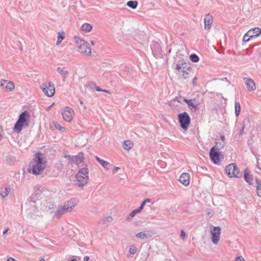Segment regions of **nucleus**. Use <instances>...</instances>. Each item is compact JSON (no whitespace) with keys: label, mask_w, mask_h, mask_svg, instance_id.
<instances>
[{"label":"nucleus","mask_w":261,"mask_h":261,"mask_svg":"<svg viewBox=\"0 0 261 261\" xmlns=\"http://www.w3.org/2000/svg\"><path fill=\"white\" fill-rule=\"evenodd\" d=\"M30 115L27 111L22 112L14 125V131L16 133H19L23 127L26 128L29 126L30 122Z\"/></svg>","instance_id":"1"},{"label":"nucleus","mask_w":261,"mask_h":261,"mask_svg":"<svg viewBox=\"0 0 261 261\" xmlns=\"http://www.w3.org/2000/svg\"><path fill=\"white\" fill-rule=\"evenodd\" d=\"M89 169L87 165L86 167L80 169L76 174V178L77 182L76 185L79 187H83L85 186L89 180Z\"/></svg>","instance_id":"2"},{"label":"nucleus","mask_w":261,"mask_h":261,"mask_svg":"<svg viewBox=\"0 0 261 261\" xmlns=\"http://www.w3.org/2000/svg\"><path fill=\"white\" fill-rule=\"evenodd\" d=\"M75 205V200L71 199L65 203L64 205L59 207L57 209L55 212V216L58 219L60 218L63 214L71 212Z\"/></svg>","instance_id":"3"},{"label":"nucleus","mask_w":261,"mask_h":261,"mask_svg":"<svg viewBox=\"0 0 261 261\" xmlns=\"http://www.w3.org/2000/svg\"><path fill=\"white\" fill-rule=\"evenodd\" d=\"M75 41L77 44L78 51L81 54L89 55L91 53V49L88 46V43L81 39L79 37H75Z\"/></svg>","instance_id":"4"},{"label":"nucleus","mask_w":261,"mask_h":261,"mask_svg":"<svg viewBox=\"0 0 261 261\" xmlns=\"http://www.w3.org/2000/svg\"><path fill=\"white\" fill-rule=\"evenodd\" d=\"M178 120L180 127L185 130H187L191 123V118L187 112L179 113L177 115Z\"/></svg>","instance_id":"5"},{"label":"nucleus","mask_w":261,"mask_h":261,"mask_svg":"<svg viewBox=\"0 0 261 261\" xmlns=\"http://www.w3.org/2000/svg\"><path fill=\"white\" fill-rule=\"evenodd\" d=\"M46 166V165L31 161L29 166L28 172L33 175H40L43 172Z\"/></svg>","instance_id":"6"},{"label":"nucleus","mask_w":261,"mask_h":261,"mask_svg":"<svg viewBox=\"0 0 261 261\" xmlns=\"http://www.w3.org/2000/svg\"><path fill=\"white\" fill-rule=\"evenodd\" d=\"M227 175L229 177L239 178L241 176L239 168L236 164L231 163L227 165L225 168Z\"/></svg>","instance_id":"7"},{"label":"nucleus","mask_w":261,"mask_h":261,"mask_svg":"<svg viewBox=\"0 0 261 261\" xmlns=\"http://www.w3.org/2000/svg\"><path fill=\"white\" fill-rule=\"evenodd\" d=\"M40 89L47 96L50 97L54 96L55 92V85L51 82L44 83L40 86Z\"/></svg>","instance_id":"8"},{"label":"nucleus","mask_w":261,"mask_h":261,"mask_svg":"<svg viewBox=\"0 0 261 261\" xmlns=\"http://www.w3.org/2000/svg\"><path fill=\"white\" fill-rule=\"evenodd\" d=\"M210 157L215 164H218L220 161V152L216 149V146H213L209 152Z\"/></svg>","instance_id":"9"},{"label":"nucleus","mask_w":261,"mask_h":261,"mask_svg":"<svg viewBox=\"0 0 261 261\" xmlns=\"http://www.w3.org/2000/svg\"><path fill=\"white\" fill-rule=\"evenodd\" d=\"M151 49L154 57L156 58H161L163 56L162 48L157 42H153L151 44Z\"/></svg>","instance_id":"10"},{"label":"nucleus","mask_w":261,"mask_h":261,"mask_svg":"<svg viewBox=\"0 0 261 261\" xmlns=\"http://www.w3.org/2000/svg\"><path fill=\"white\" fill-rule=\"evenodd\" d=\"M221 228L219 226H215L211 231V241L215 245H217L220 238Z\"/></svg>","instance_id":"11"},{"label":"nucleus","mask_w":261,"mask_h":261,"mask_svg":"<svg viewBox=\"0 0 261 261\" xmlns=\"http://www.w3.org/2000/svg\"><path fill=\"white\" fill-rule=\"evenodd\" d=\"M84 160L85 157L84 153L83 152H80L77 155L72 156L71 160L70 162H69V164L71 165L75 164L76 165L79 166L81 163L84 162Z\"/></svg>","instance_id":"12"},{"label":"nucleus","mask_w":261,"mask_h":261,"mask_svg":"<svg viewBox=\"0 0 261 261\" xmlns=\"http://www.w3.org/2000/svg\"><path fill=\"white\" fill-rule=\"evenodd\" d=\"M74 111L69 107H65L62 112V116L64 120L70 122L73 118Z\"/></svg>","instance_id":"13"},{"label":"nucleus","mask_w":261,"mask_h":261,"mask_svg":"<svg viewBox=\"0 0 261 261\" xmlns=\"http://www.w3.org/2000/svg\"><path fill=\"white\" fill-rule=\"evenodd\" d=\"M32 161L46 166V161L45 160V155L40 152H38L35 153Z\"/></svg>","instance_id":"14"},{"label":"nucleus","mask_w":261,"mask_h":261,"mask_svg":"<svg viewBox=\"0 0 261 261\" xmlns=\"http://www.w3.org/2000/svg\"><path fill=\"white\" fill-rule=\"evenodd\" d=\"M0 86L3 87L8 91H12L15 88V85L12 82L6 80H2L1 81Z\"/></svg>","instance_id":"15"},{"label":"nucleus","mask_w":261,"mask_h":261,"mask_svg":"<svg viewBox=\"0 0 261 261\" xmlns=\"http://www.w3.org/2000/svg\"><path fill=\"white\" fill-rule=\"evenodd\" d=\"M213 21V16L210 14L205 15L204 19V29L209 30L211 28Z\"/></svg>","instance_id":"16"},{"label":"nucleus","mask_w":261,"mask_h":261,"mask_svg":"<svg viewBox=\"0 0 261 261\" xmlns=\"http://www.w3.org/2000/svg\"><path fill=\"white\" fill-rule=\"evenodd\" d=\"M179 181L185 186L189 185L190 175L188 173H182L178 179Z\"/></svg>","instance_id":"17"},{"label":"nucleus","mask_w":261,"mask_h":261,"mask_svg":"<svg viewBox=\"0 0 261 261\" xmlns=\"http://www.w3.org/2000/svg\"><path fill=\"white\" fill-rule=\"evenodd\" d=\"M195 101L196 100L195 98L191 99H187L186 98L184 99V101L187 104L188 108L191 111H192L194 109V111H195V110L197 109V106L198 105V103H195Z\"/></svg>","instance_id":"18"},{"label":"nucleus","mask_w":261,"mask_h":261,"mask_svg":"<svg viewBox=\"0 0 261 261\" xmlns=\"http://www.w3.org/2000/svg\"><path fill=\"white\" fill-rule=\"evenodd\" d=\"M57 71L62 76L63 81L65 82L69 74V71L67 69V68L58 67L57 68Z\"/></svg>","instance_id":"19"},{"label":"nucleus","mask_w":261,"mask_h":261,"mask_svg":"<svg viewBox=\"0 0 261 261\" xmlns=\"http://www.w3.org/2000/svg\"><path fill=\"white\" fill-rule=\"evenodd\" d=\"M152 234L149 231H143L136 234V237L142 240L147 239L152 237Z\"/></svg>","instance_id":"20"},{"label":"nucleus","mask_w":261,"mask_h":261,"mask_svg":"<svg viewBox=\"0 0 261 261\" xmlns=\"http://www.w3.org/2000/svg\"><path fill=\"white\" fill-rule=\"evenodd\" d=\"M245 84L248 91H252L255 89V84L251 79H247L245 82Z\"/></svg>","instance_id":"21"},{"label":"nucleus","mask_w":261,"mask_h":261,"mask_svg":"<svg viewBox=\"0 0 261 261\" xmlns=\"http://www.w3.org/2000/svg\"><path fill=\"white\" fill-rule=\"evenodd\" d=\"M175 69L178 71H180V70H186L191 71V68L189 66H188L187 64L186 63L181 62V63H178L176 65Z\"/></svg>","instance_id":"22"},{"label":"nucleus","mask_w":261,"mask_h":261,"mask_svg":"<svg viewBox=\"0 0 261 261\" xmlns=\"http://www.w3.org/2000/svg\"><path fill=\"white\" fill-rule=\"evenodd\" d=\"M95 158L96 160L98 163H99L106 170H109V166L110 165V163L108 162L101 160L97 156H95Z\"/></svg>","instance_id":"23"},{"label":"nucleus","mask_w":261,"mask_h":261,"mask_svg":"<svg viewBox=\"0 0 261 261\" xmlns=\"http://www.w3.org/2000/svg\"><path fill=\"white\" fill-rule=\"evenodd\" d=\"M250 31L251 32V33L250 34V35H252V38L256 37L261 34V29L257 27L251 29L248 32Z\"/></svg>","instance_id":"24"},{"label":"nucleus","mask_w":261,"mask_h":261,"mask_svg":"<svg viewBox=\"0 0 261 261\" xmlns=\"http://www.w3.org/2000/svg\"><path fill=\"white\" fill-rule=\"evenodd\" d=\"M244 177L246 182H247L249 185H251V176L250 174L249 171L248 169H244Z\"/></svg>","instance_id":"25"},{"label":"nucleus","mask_w":261,"mask_h":261,"mask_svg":"<svg viewBox=\"0 0 261 261\" xmlns=\"http://www.w3.org/2000/svg\"><path fill=\"white\" fill-rule=\"evenodd\" d=\"M122 146L125 150H129L133 146V143L130 140H125L123 141Z\"/></svg>","instance_id":"26"},{"label":"nucleus","mask_w":261,"mask_h":261,"mask_svg":"<svg viewBox=\"0 0 261 261\" xmlns=\"http://www.w3.org/2000/svg\"><path fill=\"white\" fill-rule=\"evenodd\" d=\"M11 189L8 187H5L4 189L1 188L0 190V195L3 198L6 197L10 192Z\"/></svg>","instance_id":"27"},{"label":"nucleus","mask_w":261,"mask_h":261,"mask_svg":"<svg viewBox=\"0 0 261 261\" xmlns=\"http://www.w3.org/2000/svg\"><path fill=\"white\" fill-rule=\"evenodd\" d=\"M138 5V3L136 1H129L126 3V6L132 9H136Z\"/></svg>","instance_id":"28"},{"label":"nucleus","mask_w":261,"mask_h":261,"mask_svg":"<svg viewBox=\"0 0 261 261\" xmlns=\"http://www.w3.org/2000/svg\"><path fill=\"white\" fill-rule=\"evenodd\" d=\"M81 29L82 31L85 32H89L92 29V25L89 23H85L82 25Z\"/></svg>","instance_id":"29"},{"label":"nucleus","mask_w":261,"mask_h":261,"mask_svg":"<svg viewBox=\"0 0 261 261\" xmlns=\"http://www.w3.org/2000/svg\"><path fill=\"white\" fill-rule=\"evenodd\" d=\"M140 213V212H139L138 211V210L137 208V209H135L134 210H133L131 213H130L127 216V218H126V220L127 221H130L133 218H134V217L138 213Z\"/></svg>","instance_id":"30"},{"label":"nucleus","mask_w":261,"mask_h":261,"mask_svg":"<svg viewBox=\"0 0 261 261\" xmlns=\"http://www.w3.org/2000/svg\"><path fill=\"white\" fill-rule=\"evenodd\" d=\"M255 181L257 184V194L258 196L261 197V181L257 178H256Z\"/></svg>","instance_id":"31"},{"label":"nucleus","mask_w":261,"mask_h":261,"mask_svg":"<svg viewBox=\"0 0 261 261\" xmlns=\"http://www.w3.org/2000/svg\"><path fill=\"white\" fill-rule=\"evenodd\" d=\"M241 112V105L239 101H235V114L236 116L239 115Z\"/></svg>","instance_id":"32"},{"label":"nucleus","mask_w":261,"mask_h":261,"mask_svg":"<svg viewBox=\"0 0 261 261\" xmlns=\"http://www.w3.org/2000/svg\"><path fill=\"white\" fill-rule=\"evenodd\" d=\"M251 33V32L250 31V32H247L245 34V35L244 36L243 38V41L244 42H248L250 40V39L252 38V35H251V36L250 35V34Z\"/></svg>","instance_id":"33"},{"label":"nucleus","mask_w":261,"mask_h":261,"mask_svg":"<svg viewBox=\"0 0 261 261\" xmlns=\"http://www.w3.org/2000/svg\"><path fill=\"white\" fill-rule=\"evenodd\" d=\"M190 59L192 62L196 63L199 61V58L195 54H192L190 56Z\"/></svg>","instance_id":"34"},{"label":"nucleus","mask_w":261,"mask_h":261,"mask_svg":"<svg viewBox=\"0 0 261 261\" xmlns=\"http://www.w3.org/2000/svg\"><path fill=\"white\" fill-rule=\"evenodd\" d=\"M251 119L249 117H246L242 123L241 124V125L244 126L245 127H247L250 123Z\"/></svg>","instance_id":"35"},{"label":"nucleus","mask_w":261,"mask_h":261,"mask_svg":"<svg viewBox=\"0 0 261 261\" xmlns=\"http://www.w3.org/2000/svg\"><path fill=\"white\" fill-rule=\"evenodd\" d=\"M216 144L217 145V147H216V149L219 150L220 149L223 148L225 146L226 143L225 142L221 141L220 142H216Z\"/></svg>","instance_id":"36"},{"label":"nucleus","mask_w":261,"mask_h":261,"mask_svg":"<svg viewBox=\"0 0 261 261\" xmlns=\"http://www.w3.org/2000/svg\"><path fill=\"white\" fill-rule=\"evenodd\" d=\"M137 248L135 245H132L129 249V252L131 254H135L137 252Z\"/></svg>","instance_id":"37"},{"label":"nucleus","mask_w":261,"mask_h":261,"mask_svg":"<svg viewBox=\"0 0 261 261\" xmlns=\"http://www.w3.org/2000/svg\"><path fill=\"white\" fill-rule=\"evenodd\" d=\"M188 70H181V72H182L181 76L183 77L184 79H186L189 77V73L188 71Z\"/></svg>","instance_id":"38"},{"label":"nucleus","mask_w":261,"mask_h":261,"mask_svg":"<svg viewBox=\"0 0 261 261\" xmlns=\"http://www.w3.org/2000/svg\"><path fill=\"white\" fill-rule=\"evenodd\" d=\"M241 128L240 130H239V132L238 134L239 138L241 137L243 135H244V129L245 128V127L243 125H241Z\"/></svg>","instance_id":"39"},{"label":"nucleus","mask_w":261,"mask_h":261,"mask_svg":"<svg viewBox=\"0 0 261 261\" xmlns=\"http://www.w3.org/2000/svg\"><path fill=\"white\" fill-rule=\"evenodd\" d=\"M64 34H65V33L64 32H59L58 36V39L63 40L65 38Z\"/></svg>","instance_id":"40"},{"label":"nucleus","mask_w":261,"mask_h":261,"mask_svg":"<svg viewBox=\"0 0 261 261\" xmlns=\"http://www.w3.org/2000/svg\"><path fill=\"white\" fill-rule=\"evenodd\" d=\"M112 220H113V218L111 216H108L103 219V223L110 222L112 221Z\"/></svg>","instance_id":"41"},{"label":"nucleus","mask_w":261,"mask_h":261,"mask_svg":"<svg viewBox=\"0 0 261 261\" xmlns=\"http://www.w3.org/2000/svg\"><path fill=\"white\" fill-rule=\"evenodd\" d=\"M145 205V202H144L143 201L142 202V203L141 204L140 206L137 208L138 210V211L141 212L142 211V210L144 208Z\"/></svg>","instance_id":"42"},{"label":"nucleus","mask_w":261,"mask_h":261,"mask_svg":"<svg viewBox=\"0 0 261 261\" xmlns=\"http://www.w3.org/2000/svg\"><path fill=\"white\" fill-rule=\"evenodd\" d=\"M180 237V238L182 240H185V237H186V233H185V231L183 230H181Z\"/></svg>","instance_id":"43"},{"label":"nucleus","mask_w":261,"mask_h":261,"mask_svg":"<svg viewBox=\"0 0 261 261\" xmlns=\"http://www.w3.org/2000/svg\"><path fill=\"white\" fill-rule=\"evenodd\" d=\"M236 261H246L242 256H238L236 258Z\"/></svg>","instance_id":"44"},{"label":"nucleus","mask_w":261,"mask_h":261,"mask_svg":"<svg viewBox=\"0 0 261 261\" xmlns=\"http://www.w3.org/2000/svg\"><path fill=\"white\" fill-rule=\"evenodd\" d=\"M64 158L68 159L69 162H70V160H71L72 156L69 155V154H65L64 155Z\"/></svg>","instance_id":"45"},{"label":"nucleus","mask_w":261,"mask_h":261,"mask_svg":"<svg viewBox=\"0 0 261 261\" xmlns=\"http://www.w3.org/2000/svg\"><path fill=\"white\" fill-rule=\"evenodd\" d=\"M181 98V97H178V96H176L175 97V98H174V101H178V102L179 103H181V101L180 100V99Z\"/></svg>","instance_id":"46"},{"label":"nucleus","mask_w":261,"mask_h":261,"mask_svg":"<svg viewBox=\"0 0 261 261\" xmlns=\"http://www.w3.org/2000/svg\"><path fill=\"white\" fill-rule=\"evenodd\" d=\"M120 168L118 167H115L113 169V172L116 173Z\"/></svg>","instance_id":"47"},{"label":"nucleus","mask_w":261,"mask_h":261,"mask_svg":"<svg viewBox=\"0 0 261 261\" xmlns=\"http://www.w3.org/2000/svg\"><path fill=\"white\" fill-rule=\"evenodd\" d=\"M56 127L57 128L61 130L62 129H64L63 127H62L59 124H58L56 125Z\"/></svg>","instance_id":"48"},{"label":"nucleus","mask_w":261,"mask_h":261,"mask_svg":"<svg viewBox=\"0 0 261 261\" xmlns=\"http://www.w3.org/2000/svg\"><path fill=\"white\" fill-rule=\"evenodd\" d=\"M220 140L222 142H225V136L223 135H221L220 136Z\"/></svg>","instance_id":"49"},{"label":"nucleus","mask_w":261,"mask_h":261,"mask_svg":"<svg viewBox=\"0 0 261 261\" xmlns=\"http://www.w3.org/2000/svg\"><path fill=\"white\" fill-rule=\"evenodd\" d=\"M197 80V77H195L193 79L192 83H193V84L194 85L196 84V83Z\"/></svg>","instance_id":"50"},{"label":"nucleus","mask_w":261,"mask_h":261,"mask_svg":"<svg viewBox=\"0 0 261 261\" xmlns=\"http://www.w3.org/2000/svg\"><path fill=\"white\" fill-rule=\"evenodd\" d=\"M95 90L97 91H102V89L99 86H96Z\"/></svg>","instance_id":"51"},{"label":"nucleus","mask_w":261,"mask_h":261,"mask_svg":"<svg viewBox=\"0 0 261 261\" xmlns=\"http://www.w3.org/2000/svg\"><path fill=\"white\" fill-rule=\"evenodd\" d=\"M151 201V199H149V198H146V199H145L143 202H145V203L146 204V203L147 202H150Z\"/></svg>","instance_id":"52"},{"label":"nucleus","mask_w":261,"mask_h":261,"mask_svg":"<svg viewBox=\"0 0 261 261\" xmlns=\"http://www.w3.org/2000/svg\"><path fill=\"white\" fill-rule=\"evenodd\" d=\"M89 260V257L88 256H85L84 258V261H88Z\"/></svg>","instance_id":"53"},{"label":"nucleus","mask_w":261,"mask_h":261,"mask_svg":"<svg viewBox=\"0 0 261 261\" xmlns=\"http://www.w3.org/2000/svg\"><path fill=\"white\" fill-rule=\"evenodd\" d=\"M7 261H17L16 260H15V259L12 258V257H9L7 259Z\"/></svg>","instance_id":"54"},{"label":"nucleus","mask_w":261,"mask_h":261,"mask_svg":"<svg viewBox=\"0 0 261 261\" xmlns=\"http://www.w3.org/2000/svg\"><path fill=\"white\" fill-rule=\"evenodd\" d=\"M9 229V228H6V229L3 231V234H5V233H6L8 231Z\"/></svg>","instance_id":"55"},{"label":"nucleus","mask_w":261,"mask_h":261,"mask_svg":"<svg viewBox=\"0 0 261 261\" xmlns=\"http://www.w3.org/2000/svg\"><path fill=\"white\" fill-rule=\"evenodd\" d=\"M101 92H105V93H109L110 94V92L109 90H103V89H102V91Z\"/></svg>","instance_id":"56"},{"label":"nucleus","mask_w":261,"mask_h":261,"mask_svg":"<svg viewBox=\"0 0 261 261\" xmlns=\"http://www.w3.org/2000/svg\"><path fill=\"white\" fill-rule=\"evenodd\" d=\"M62 41V40H58V39L57 41V43H56L57 45H59L61 43Z\"/></svg>","instance_id":"57"},{"label":"nucleus","mask_w":261,"mask_h":261,"mask_svg":"<svg viewBox=\"0 0 261 261\" xmlns=\"http://www.w3.org/2000/svg\"><path fill=\"white\" fill-rule=\"evenodd\" d=\"M68 261H77V260L75 258H72Z\"/></svg>","instance_id":"58"},{"label":"nucleus","mask_w":261,"mask_h":261,"mask_svg":"<svg viewBox=\"0 0 261 261\" xmlns=\"http://www.w3.org/2000/svg\"><path fill=\"white\" fill-rule=\"evenodd\" d=\"M79 102H80L81 105H83V101L81 99H79Z\"/></svg>","instance_id":"59"},{"label":"nucleus","mask_w":261,"mask_h":261,"mask_svg":"<svg viewBox=\"0 0 261 261\" xmlns=\"http://www.w3.org/2000/svg\"><path fill=\"white\" fill-rule=\"evenodd\" d=\"M91 44H92V45H94V44H95V42H94V41H93V40H91Z\"/></svg>","instance_id":"60"},{"label":"nucleus","mask_w":261,"mask_h":261,"mask_svg":"<svg viewBox=\"0 0 261 261\" xmlns=\"http://www.w3.org/2000/svg\"><path fill=\"white\" fill-rule=\"evenodd\" d=\"M0 129H1V126L0 125ZM3 137H2V135L0 134V140H2Z\"/></svg>","instance_id":"61"},{"label":"nucleus","mask_w":261,"mask_h":261,"mask_svg":"<svg viewBox=\"0 0 261 261\" xmlns=\"http://www.w3.org/2000/svg\"><path fill=\"white\" fill-rule=\"evenodd\" d=\"M39 261H45V260L44 259V258H41L40 259Z\"/></svg>","instance_id":"62"},{"label":"nucleus","mask_w":261,"mask_h":261,"mask_svg":"<svg viewBox=\"0 0 261 261\" xmlns=\"http://www.w3.org/2000/svg\"><path fill=\"white\" fill-rule=\"evenodd\" d=\"M165 261H171L170 259H166Z\"/></svg>","instance_id":"63"},{"label":"nucleus","mask_w":261,"mask_h":261,"mask_svg":"<svg viewBox=\"0 0 261 261\" xmlns=\"http://www.w3.org/2000/svg\"><path fill=\"white\" fill-rule=\"evenodd\" d=\"M19 44L20 45H21V43H20V42H19Z\"/></svg>","instance_id":"64"}]
</instances>
